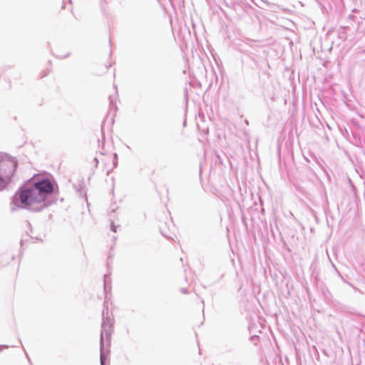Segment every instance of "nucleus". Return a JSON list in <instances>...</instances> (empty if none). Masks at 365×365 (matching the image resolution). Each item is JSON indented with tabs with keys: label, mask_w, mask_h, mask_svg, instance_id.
Wrapping results in <instances>:
<instances>
[{
	"label": "nucleus",
	"mask_w": 365,
	"mask_h": 365,
	"mask_svg": "<svg viewBox=\"0 0 365 365\" xmlns=\"http://www.w3.org/2000/svg\"><path fill=\"white\" fill-rule=\"evenodd\" d=\"M53 184L47 178L34 176L22 185L12 197L11 210L15 207L32 212H41L52 204Z\"/></svg>",
	"instance_id": "f257e3e1"
},
{
	"label": "nucleus",
	"mask_w": 365,
	"mask_h": 365,
	"mask_svg": "<svg viewBox=\"0 0 365 365\" xmlns=\"http://www.w3.org/2000/svg\"><path fill=\"white\" fill-rule=\"evenodd\" d=\"M113 329V319L109 313L108 302L103 303L101 332V365H106L110 354V336Z\"/></svg>",
	"instance_id": "f03ea898"
},
{
	"label": "nucleus",
	"mask_w": 365,
	"mask_h": 365,
	"mask_svg": "<svg viewBox=\"0 0 365 365\" xmlns=\"http://www.w3.org/2000/svg\"><path fill=\"white\" fill-rule=\"evenodd\" d=\"M17 163L14 160H0V190L10 182L16 169Z\"/></svg>",
	"instance_id": "7ed1b4c3"
},
{
	"label": "nucleus",
	"mask_w": 365,
	"mask_h": 365,
	"mask_svg": "<svg viewBox=\"0 0 365 365\" xmlns=\"http://www.w3.org/2000/svg\"><path fill=\"white\" fill-rule=\"evenodd\" d=\"M165 225L166 223L165 224V227L163 225L160 227V232L164 237L167 238H172V233L173 230H174V225L171 222L168 225V229H166Z\"/></svg>",
	"instance_id": "20e7f679"
},
{
	"label": "nucleus",
	"mask_w": 365,
	"mask_h": 365,
	"mask_svg": "<svg viewBox=\"0 0 365 365\" xmlns=\"http://www.w3.org/2000/svg\"><path fill=\"white\" fill-rule=\"evenodd\" d=\"M111 230L115 232H116V226L113 223L111 224Z\"/></svg>",
	"instance_id": "39448f33"
},
{
	"label": "nucleus",
	"mask_w": 365,
	"mask_h": 365,
	"mask_svg": "<svg viewBox=\"0 0 365 365\" xmlns=\"http://www.w3.org/2000/svg\"><path fill=\"white\" fill-rule=\"evenodd\" d=\"M181 292H182V293H184V294H186V293H187V291H186V289H181Z\"/></svg>",
	"instance_id": "423d86ee"
},
{
	"label": "nucleus",
	"mask_w": 365,
	"mask_h": 365,
	"mask_svg": "<svg viewBox=\"0 0 365 365\" xmlns=\"http://www.w3.org/2000/svg\"><path fill=\"white\" fill-rule=\"evenodd\" d=\"M94 161H95V163H96V165H98V159H97V158H94Z\"/></svg>",
	"instance_id": "0eeeda50"
},
{
	"label": "nucleus",
	"mask_w": 365,
	"mask_h": 365,
	"mask_svg": "<svg viewBox=\"0 0 365 365\" xmlns=\"http://www.w3.org/2000/svg\"><path fill=\"white\" fill-rule=\"evenodd\" d=\"M1 347H2V348H4V349H7V348L9 347V346H8V345H4V346H2Z\"/></svg>",
	"instance_id": "6e6552de"
},
{
	"label": "nucleus",
	"mask_w": 365,
	"mask_h": 365,
	"mask_svg": "<svg viewBox=\"0 0 365 365\" xmlns=\"http://www.w3.org/2000/svg\"><path fill=\"white\" fill-rule=\"evenodd\" d=\"M110 102L113 103V96H110Z\"/></svg>",
	"instance_id": "1a4fd4ad"
},
{
	"label": "nucleus",
	"mask_w": 365,
	"mask_h": 365,
	"mask_svg": "<svg viewBox=\"0 0 365 365\" xmlns=\"http://www.w3.org/2000/svg\"><path fill=\"white\" fill-rule=\"evenodd\" d=\"M26 358L28 359L29 361H30V359H29V356H28L26 354Z\"/></svg>",
	"instance_id": "9d476101"
}]
</instances>
